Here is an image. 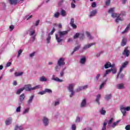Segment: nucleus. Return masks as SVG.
Returning <instances> with one entry per match:
<instances>
[{"label":"nucleus","instance_id":"nucleus-43","mask_svg":"<svg viewBox=\"0 0 130 130\" xmlns=\"http://www.w3.org/2000/svg\"><path fill=\"white\" fill-rule=\"evenodd\" d=\"M107 124V122H105L103 124V126L102 130H106V125Z\"/></svg>","mask_w":130,"mask_h":130},{"label":"nucleus","instance_id":"nucleus-34","mask_svg":"<svg viewBox=\"0 0 130 130\" xmlns=\"http://www.w3.org/2000/svg\"><path fill=\"white\" fill-rule=\"evenodd\" d=\"M111 70V72H112V74H116V72H117V70H116V68H114L112 69H110Z\"/></svg>","mask_w":130,"mask_h":130},{"label":"nucleus","instance_id":"nucleus-13","mask_svg":"<svg viewBox=\"0 0 130 130\" xmlns=\"http://www.w3.org/2000/svg\"><path fill=\"white\" fill-rule=\"evenodd\" d=\"M51 80L53 81H55L56 82H58L59 83H61V82L63 81L62 80L59 79L58 77H55V75H52Z\"/></svg>","mask_w":130,"mask_h":130},{"label":"nucleus","instance_id":"nucleus-18","mask_svg":"<svg viewBox=\"0 0 130 130\" xmlns=\"http://www.w3.org/2000/svg\"><path fill=\"white\" fill-rule=\"evenodd\" d=\"M60 14L62 17H66L67 15V11L62 9L60 10Z\"/></svg>","mask_w":130,"mask_h":130},{"label":"nucleus","instance_id":"nucleus-27","mask_svg":"<svg viewBox=\"0 0 130 130\" xmlns=\"http://www.w3.org/2000/svg\"><path fill=\"white\" fill-rule=\"evenodd\" d=\"M126 45V39L124 38L122 40L121 45L122 46H125V45Z\"/></svg>","mask_w":130,"mask_h":130},{"label":"nucleus","instance_id":"nucleus-40","mask_svg":"<svg viewBox=\"0 0 130 130\" xmlns=\"http://www.w3.org/2000/svg\"><path fill=\"white\" fill-rule=\"evenodd\" d=\"M105 99H106V100H109V99H111V94H108V95H106L105 98Z\"/></svg>","mask_w":130,"mask_h":130},{"label":"nucleus","instance_id":"nucleus-14","mask_svg":"<svg viewBox=\"0 0 130 130\" xmlns=\"http://www.w3.org/2000/svg\"><path fill=\"white\" fill-rule=\"evenodd\" d=\"M12 121H13V118L10 117L7 119L5 123L6 125H10L12 123Z\"/></svg>","mask_w":130,"mask_h":130},{"label":"nucleus","instance_id":"nucleus-38","mask_svg":"<svg viewBox=\"0 0 130 130\" xmlns=\"http://www.w3.org/2000/svg\"><path fill=\"white\" fill-rule=\"evenodd\" d=\"M45 93H49V94L52 93V90L50 89L46 88L45 89Z\"/></svg>","mask_w":130,"mask_h":130},{"label":"nucleus","instance_id":"nucleus-42","mask_svg":"<svg viewBox=\"0 0 130 130\" xmlns=\"http://www.w3.org/2000/svg\"><path fill=\"white\" fill-rule=\"evenodd\" d=\"M114 120V119L113 118H111V119H110L108 122V125H110V124L111 123H112V122H113V121Z\"/></svg>","mask_w":130,"mask_h":130},{"label":"nucleus","instance_id":"nucleus-54","mask_svg":"<svg viewBox=\"0 0 130 130\" xmlns=\"http://www.w3.org/2000/svg\"><path fill=\"white\" fill-rule=\"evenodd\" d=\"M55 31V28H53L52 31L48 35H49V36H50V35H52V34H53V33H54Z\"/></svg>","mask_w":130,"mask_h":130},{"label":"nucleus","instance_id":"nucleus-7","mask_svg":"<svg viewBox=\"0 0 130 130\" xmlns=\"http://www.w3.org/2000/svg\"><path fill=\"white\" fill-rule=\"evenodd\" d=\"M66 64V62H64V58H60L57 61V65L61 67L62 66H64Z\"/></svg>","mask_w":130,"mask_h":130},{"label":"nucleus","instance_id":"nucleus-20","mask_svg":"<svg viewBox=\"0 0 130 130\" xmlns=\"http://www.w3.org/2000/svg\"><path fill=\"white\" fill-rule=\"evenodd\" d=\"M104 68L106 69H109V68H111V63L110 62H107L105 64Z\"/></svg>","mask_w":130,"mask_h":130},{"label":"nucleus","instance_id":"nucleus-45","mask_svg":"<svg viewBox=\"0 0 130 130\" xmlns=\"http://www.w3.org/2000/svg\"><path fill=\"white\" fill-rule=\"evenodd\" d=\"M29 108L25 109L23 112V114H26V113H28L29 112Z\"/></svg>","mask_w":130,"mask_h":130},{"label":"nucleus","instance_id":"nucleus-29","mask_svg":"<svg viewBox=\"0 0 130 130\" xmlns=\"http://www.w3.org/2000/svg\"><path fill=\"white\" fill-rule=\"evenodd\" d=\"M23 72H15L14 75L16 77H20L23 75Z\"/></svg>","mask_w":130,"mask_h":130},{"label":"nucleus","instance_id":"nucleus-56","mask_svg":"<svg viewBox=\"0 0 130 130\" xmlns=\"http://www.w3.org/2000/svg\"><path fill=\"white\" fill-rule=\"evenodd\" d=\"M45 90L42 91H40L38 93V94H39L40 95H44V94H45Z\"/></svg>","mask_w":130,"mask_h":130},{"label":"nucleus","instance_id":"nucleus-12","mask_svg":"<svg viewBox=\"0 0 130 130\" xmlns=\"http://www.w3.org/2000/svg\"><path fill=\"white\" fill-rule=\"evenodd\" d=\"M93 45H95L94 43H92L87 45H85L83 48V50H86V49H88V48H90V47H91V46H93Z\"/></svg>","mask_w":130,"mask_h":130},{"label":"nucleus","instance_id":"nucleus-23","mask_svg":"<svg viewBox=\"0 0 130 130\" xmlns=\"http://www.w3.org/2000/svg\"><path fill=\"white\" fill-rule=\"evenodd\" d=\"M130 28V23L128 24V25L126 26V28L125 29V30L123 31H122V34H124L125 33H126L127 32V31H128V30Z\"/></svg>","mask_w":130,"mask_h":130},{"label":"nucleus","instance_id":"nucleus-61","mask_svg":"<svg viewBox=\"0 0 130 130\" xmlns=\"http://www.w3.org/2000/svg\"><path fill=\"white\" fill-rule=\"evenodd\" d=\"M11 64L12 63L11 62H9L6 64V68H9V67H11Z\"/></svg>","mask_w":130,"mask_h":130},{"label":"nucleus","instance_id":"nucleus-8","mask_svg":"<svg viewBox=\"0 0 130 130\" xmlns=\"http://www.w3.org/2000/svg\"><path fill=\"white\" fill-rule=\"evenodd\" d=\"M24 0H8L11 5H17V3H23Z\"/></svg>","mask_w":130,"mask_h":130},{"label":"nucleus","instance_id":"nucleus-6","mask_svg":"<svg viewBox=\"0 0 130 130\" xmlns=\"http://www.w3.org/2000/svg\"><path fill=\"white\" fill-rule=\"evenodd\" d=\"M128 64V62L127 61H125L123 64H122V66L120 68L119 72L117 74L116 79H118V77H119V75H120V73L122 72V70H123V69H124V68H126V66H127Z\"/></svg>","mask_w":130,"mask_h":130},{"label":"nucleus","instance_id":"nucleus-3","mask_svg":"<svg viewBox=\"0 0 130 130\" xmlns=\"http://www.w3.org/2000/svg\"><path fill=\"white\" fill-rule=\"evenodd\" d=\"M41 88H42V85H37L34 87H31V85L28 84L24 86L23 90H25V91H33L37 89H41Z\"/></svg>","mask_w":130,"mask_h":130},{"label":"nucleus","instance_id":"nucleus-57","mask_svg":"<svg viewBox=\"0 0 130 130\" xmlns=\"http://www.w3.org/2000/svg\"><path fill=\"white\" fill-rule=\"evenodd\" d=\"M35 53H36V52H33L32 53H30L29 54L30 57H33V56H34V55H35Z\"/></svg>","mask_w":130,"mask_h":130},{"label":"nucleus","instance_id":"nucleus-50","mask_svg":"<svg viewBox=\"0 0 130 130\" xmlns=\"http://www.w3.org/2000/svg\"><path fill=\"white\" fill-rule=\"evenodd\" d=\"M32 15H27L25 17V19L28 20H29V19H31V18H32Z\"/></svg>","mask_w":130,"mask_h":130},{"label":"nucleus","instance_id":"nucleus-15","mask_svg":"<svg viewBox=\"0 0 130 130\" xmlns=\"http://www.w3.org/2000/svg\"><path fill=\"white\" fill-rule=\"evenodd\" d=\"M86 89H88V85H86L83 86L78 87L76 91L77 92H79L80 91H82V90H86Z\"/></svg>","mask_w":130,"mask_h":130},{"label":"nucleus","instance_id":"nucleus-9","mask_svg":"<svg viewBox=\"0 0 130 130\" xmlns=\"http://www.w3.org/2000/svg\"><path fill=\"white\" fill-rule=\"evenodd\" d=\"M128 47H126L122 53L123 55L125 57L128 56L129 55V50L128 49Z\"/></svg>","mask_w":130,"mask_h":130},{"label":"nucleus","instance_id":"nucleus-16","mask_svg":"<svg viewBox=\"0 0 130 130\" xmlns=\"http://www.w3.org/2000/svg\"><path fill=\"white\" fill-rule=\"evenodd\" d=\"M43 122L44 124V125L46 126L48 124V123H49L48 118H47V117H44L43 118Z\"/></svg>","mask_w":130,"mask_h":130},{"label":"nucleus","instance_id":"nucleus-32","mask_svg":"<svg viewBox=\"0 0 130 130\" xmlns=\"http://www.w3.org/2000/svg\"><path fill=\"white\" fill-rule=\"evenodd\" d=\"M118 122H119V121H117L116 122H115L113 123V124L111 126V127H113V128H114L117 124H118Z\"/></svg>","mask_w":130,"mask_h":130},{"label":"nucleus","instance_id":"nucleus-28","mask_svg":"<svg viewBox=\"0 0 130 130\" xmlns=\"http://www.w3.org/2000/svg\"><path fill=\"white\" fill-rule=\"evenodd\" d=\"M80 47H81L80 46H78L77 47H75L74 49V51L71 53V54H74V53L76 52L77 50H79V49H80Z\"/></svg>","mask_w":130,"mask_h":130},{"label":"nucleus","instance_id":"nucleus-41","mask_svg":"<svg viewBox=\"0 0 130 130\" xmlns=\"http://www.w3.org/2000/svg\"><path fill=\"white\" fill-rule=\"evenodd\" d=\"M100 112L101 114H102V115H105V113H106V111L104 109H103V108H102Z\"/></svg>","mask_w":130,"mask_h":130},{"label":"nucleus","instance_id":"nucleus-44","mask_svg":"<svg viewBox=\"0 0 130 130\" xmlns=\"http://www.w3.org/2000/svg\"><path fill=\"white\" fill-rule=\"evenodd\" d=\"M59 100H57L56 101H55L54 103V106H58V105H59Z\"/></svg>","mask_w":130,"mask_h":130},{"label":"nucleus","instance_id":"nucleus-21","mask_svg":"<svg viewBox=\"0 0 130 130\" xmlns=\"http://www.w3.org/2000/svg\"><path fill=\"white\" fill-rule=\"evenodd\" d=\"M25 99V93H22L19 96V100L20 102H23Z\"/></svg>","mask_w":130,"mask_h":130},{"label":"nucleus","instance_id":"nucleus-48","mask_svg":"<svg viewBox=\"0 0 130 130\" xmlns=\"http://www.w3.org/2000/svg\"><path fill=\"white\" fill-rule=\"evenodd\" d=\"M96 6L97 4L96 3V2H92V4L91 5L92 8H96Z\"/></svg>","mask_w":130,"mask_h":130},{"label":"nucleus","instance_id":"nucleus-36","mask_svg":"<svg viewBox=\"0 0 130 130\" xmlns=\"http://www.w3.org/2000/svg\"><path fill=\"white\" fill-rule=\"evenodd\" d=\"M50 40H51V37L49 35H48V37L46 39L47 43H50Z\"/></svg>","mask_w":130,"mask_h":130},{"label":"nucleus","instance_id":"nucleus-26","mask_svg":"<svg viewBox=\"0 0 130 130\" xmlns=\"http://www.w3.org/2000/svg\"><path fill=\"white\" fill-rule=\"evenodd\" d=\"M14 130H24V128L22 126L16 125Z\"/></svg>","mask_w":130,"mask_h":130},{"label":"nucleus","instance_id":"nucleus-55","mask_svg":"<svg viewBox=\"0 0 130 130\" xmlns=\"http://www.w3.org/2000/svg\"><path fill=\"white\" fill-rule=\"evenodd\" d=\"M63 2H64V0H60V1L58 3V6H61V5H62V3H63Z\"/></svg>","mask_w":130,"mask_h":130},{"label":"nucleus","instance_id":"nucleus-19","mask_svg":"<svg viewBox=\"0 0 130 130\" xmlns=\"http://www.w3.org/2000/svg\"><path fill=\"white\" fill-rule=\"evenodd\" d=\"M97 14V10H93L92 11L90 12L89 17L90 18H92L93 16H95Z\"/></svg>","mask_w":130,"mask_h":130},{"label":"nucleus","instance_id":"nucleus-52","mask_svg":"<svg viewBox=\"0 0 130 130\" xmlns=\"http://www.w3.org/2000/svg\"><path fill=\"white\" fill-rule=\"evenodd\" d=\"M16 111V112H21V106L17 107Z\"/></svg>","mask_w":130,"mask_h":130},{"label":"nucleus","instance_id":"nucleus-17","mask_svg":"<svg viewBox=\"0 0 130 130\" xmlns=\"http://www.w3.org/2000/svg\"><path fill=\"white\" fill-rule=\"evenodd\" d=\"M117 89H119V90L124 89V84L123 83L118 84L117 85Z\"/></svg>","mask_w":130,"mask_h":130},{"label":"nucleus","instance_id":"nucleus-62","mask_svg":"<svg viewBox=\"0 0 130 130\" xmlns=\"http://www.w3.org/2000/svg\"><path fill=\"white\" fill-rule=\"evenodd\" d=\"M125 129H126V130H130V126H129V125H127L125 127Z\"/></svg>","mask_w":130,"mask_h":130},{"label":"nucleus","instance_id":"nucleus-5","mask_svg":"<svg viewBox=\"0 0 130 130\" xmlns=\"http://www.w3.org/2000/svg\"><path fill=\"white\" fill-rule=\"evenodd\" d=\"M120 110L122 112L123 116H125V114L126 113V111H129L130 110V107H124L123 105L120 106Z\"/></svg>","mask_w":130,"mask_h":130},{"label":"nucleus","instance_id":"nucleus-30","mask_svg":"<svg viewBox=\"0 0 130 130\" xmlns=\"http://www.w3.org/2000/svg\"><path fill=\"white\" fill-rule=\"evenodd\" d=\"M40 81L41 82H46V81H47V79H46V78H45L44 76H42L40 77Z\"/></svg>","mask_w":130,"mask_h":130},{"label":"nucleus","instance_id":"nucleus-11","mask_svg":"<svg viewBox=\"0 0 130 130\" xmlns=\"http://www.w3.org/2000/svg\"><path fill=\"white\" fill-rule=\"evenodd\" d=\"M29 36H33L34 34H35V26H32L29 30Z\"/></svg>","mask_w":130,"mask_h":130},{"label":"nucleus","instance_id":"nucleus-33","mask_svg":"<svg viewBox=\"0 0 130 130\" xmlns=\"http://www.w3.org/2000/svg\"><path fill=\"white\" fill-rule=\"evenodd\" d=\"M110 73H111V70H110V69L107 70L104 75V77H106V76H107V75H108V74H109Z\"/></svg>","mask_w":130,"mask_h":130},{"label":"nucleus","instance_id":"nucleus-37","mask_svg":"<svg viewBox=\"0 0 130 130\" xmlns=\"http://www.w3.org/2000/svg\"><path fill=\"white\" fill-rule=\"evenodd\" d=\"M101 97V95H100V94H98L96 96V102H97V103H98V104H100L99 100H100Z\"/></svg>","mask_w":130,"mask_h":130},{"label":"nucleus","instance_id":"nucleus-25","mask_svg":"<svg viewBox=\"0 0 130 130\" xmlns=\"http://www.w3.org/2000/svg\"><path fill=\"white\" fill-rule=\"evenodd\" d=\"M24 90V88L23 87L20 88L19 89L17 90V92H16V94L17 95H20V94H21V93H22V92H23Z\"/></svg>","mask_w":130,"mask_h":130},{"label":"nucleus","instance_id":"nucleus-58","mask_svg":"<svg viewBox=\"0 0 130 130\" xmlns=\"http://www.w3.org/2000/svg\"><path fill=\"white\" fill-rule=\"evenodd\" d=\"M106 5L107 6H109V5H110V0H107L106 2Z\"/></svg>","mask_w":130,"mask_h":130},{"label":"nucleus","instance_id":"nucleus-22","mask_svg":"<svg viewBox=\"0 0 130 130\" xmlns=\"http://www.w3.org/2000/svg\"><path fill=\"white\" fill-rule=\"evenodd\" d=\"M33 99H34V95H31L28 101H27V104L28 105H30L31 103H32V101H33Z\"/></svg>","mask_w":130,"mask_h":130},{"label":"nucleus","instance_id":"nucleus-4","mask_svg":"<svg viewBox=\"0 0 130 130\" xmlns=\"http://www.w3.org/2000/svg\"><path fill=\"white\" fill-rule=\"evenodd\" d=\"M75 86H76V84L75 83H72L71 84H69L68 87V89L69 92H71L70 95V97L71 98L73 97V95H74V94H75V91H74V87H75Z\"/></svg>","mask_w":130,"mask_h":130},{"label":"nucleus","instance_id":"nucleus-49","mask_svg":"<svg viewBox=\"0 0 130 130\" xmlns=\"http://www.w3.org/2000/svg\"><path fill=\"white\" fill-rule=\"evenodd\" d=\"M22 52H23V50L22 49L19 50L17 57H19L21 55Z\"/></svg>","mask_w":130,"mask_h":130},{"label":"nucleus","instance_id":"nucleus-2","mask_svg":"<svg viewBox=\"0 0 130 130\" xmlns=\"http://www.w3.org/2000/svg\"><path fill=\"white\" fill-rule=\"evenodd\" d=\"M69 33V30H65L63 31H59L58 32V34L59 35V37L57 35H55V38L56 40H57V42L58 43H59L62 41V38L64 35H67V34Z\"/></svg>","mask_w":130,"mask_h":130},{"label":"nucleus","instance_id":"nucleus-24","mask_svg":"<svg viewBox=\"0 0 130 130\" xmlns=\"http://www.w3.org/2000/svg\"><path fill=\"white\" fill-rule=\"evenodd\" d=\"M87 104V102L86 101V99H84L81 104V107H85Z\"/></svg>","mask_w":130,"mask_h":130},{"label":"nucleus","instance_id":"nucleus-46","mask_svg":"<svg viewBox=\"0 0 130 130\" xmlns=\"http://www.w3.org/2000/svg\"><path fill=\"white\" fill-rule=\"evenodd\" d=\"M105 84H106V82H104L101 84V85L100 86V90H101V89H102L103 87H104V85H105Z\"/></svg>","mask_w":130,"mask_h":130},{"label":"nucleus","instance_id":"nucleus-53","mask_svg":"<svg viewBox=\"0 0 130 130\" xmlns=\"http://www.w3.org/2000/svg\"><path fill=\"white\" fill-rule=\"evenodd\" d=\"M60 66H56L55 67V70L56 71V72H58V71H59V69H60Z\"/></svg>","mask_w":130,"mask_h":130},{"label":"nucleus","instance_id":"nucleus-60","mask_svg":"<svg viewBox=\"0 0 130 130\" xmlns=\"http://www.w3.org/2000/svg\"><path fill=\"white\" fill-rule=\"evenodd\" d=\"M100 78V74H98L95 77V81H98V79Z\"/></svg>","mask_w":130,"mask_h":130},{"label":"nucleus","instance_id":"nucleus-31","mask_svg":"<svg viewBox=\"0 0 130 130\" xmlns=\"http://www.w3.org/2000/svg\"><path fill=\"white\" fill-rule=\"evenodd\" d=\"M67 69L66 67H64V68L62 69V71L60 73V77H63V75L64 74V70Z\"/></svg>","mask_w":130,"mask_h":130},{"label":"nucleus","instance_id":"nucleus-39","mask_svg":"<svg viewBox=\"0 0 130 130\" xmlns=\"http://www.w3.org/2000/svg\"><path fill=\"white\" fill-rule=\"evenodd\" d=\"M86 35L88 38H89V39H90V40L93 39V37H92V36H91V34L89 32H86Z\"/></svg>","mask_w":130,"mask_h":130},{"label":"nucleus","instance_id":"nucleus-63","mask_svg":"<svg viewBox=\"0 0 130 130\" xmlns=\"http://www.w3.org/2000/svg\"><path fill=\"white\" fill-rule=\"evenodd\" d=\"M74 22H75V20H74V18H71L70 24L72 25L73 24H74Z\"/></svg>","mask_w":130,"mask_h":130},{"label":"nucleus","instance_id":"nucleus-10","mask_svg":"<svg viewBox=\"0 0 130 130\" xmlns=\"http://www.w3.org/2000/svg\"><path fill=\"white\" fill-rule=\"evenodd\" d=\"M79 36L80 37V39H83V38H84V34H80V33L77 32L74 35V39H77V38H78Z\"/></svg>","mask_w":130,"mask_h":130},{"label":"nucleus","instance_id":"nucleus-47","mask_svg":"<svg viewBox=\"0 0 130 130\" xmlns=\"http://www.w3.org/2000/svg\"><path fill=\"white\" fill-rule=\"evenodd\" d=\"M54 18H58L59 17V12H57L55 13L54 15Z\"/></svg>","mask_w":130,"mask_h":130},{"label":"nucleus","instance_id":"nucleus-64","mask_svg":"<svg viewBox=\"0 0 130 130\" xmlns=\"http://www.w3.org/2000/svg\"><path fill=\"white\" fill-rule=\"evenodd\" d=\"M80 120H81V119L80 118V117H77L76 118V122H80Z\"/></svg>","mask_w":130,"mask_h":130},{"label":"nucleus","instance_id":"nucleus-51","mask_svg":"<svg viewBox=\"0 0 130 130\" xmlns=\"http://www.w3.org/2000/svg\"><path fill=\"white\" fill-rule=\"evenodd\" d=\"M76 127H77V126H76V124H72V130H76Z\"/></svg>","mask_w":130,"mask_h":130},{"label":"nucleus","instance_id":"nucleus-1","mask_svg":"<svg viewBox=\"0 0 130 130\" xmlns=\"http://www.w3.org/2000/svg\"><path fill=\"white\" fill-rule=\"evenodd\" d=\"M108 13L109 14H112L111 17L112 18H116L115 20L116 23H119L124 20V16H125V12L124 11L121 12L120 14L115 13H114V8H111L109 10Z\"/></svg>","mask_w":130,"mask_h":130},{"label":"nucleus","instance_id":"nucleus-35","mask_svg":"<svg viewBox=\"0 0 130 130\" xmlns=\"http://www.w3.org/2000/svg\"><path fill=\"white\" fill-rule=\"evenodd\" d=\"M85 61H86V58L85 57H84L81 59L80 63H81V64H83L85 63Z\"/></svg>","mask_w":130,"mask_h":130},{"label":"nucleus","instance_id":"nucleus-59","mask_svg":"<svg viewBox=\"0 0 130 130\" xmlns=\"http://www.w3.org/2000/svg\"><path fill=\"white\" fill-rule=\"evenodd\" d=\"M71 8L72 9H75L76 8V5L73 3H71Z\"/></svg>","mask_w":130,"mask_h":130}]
</instances>
